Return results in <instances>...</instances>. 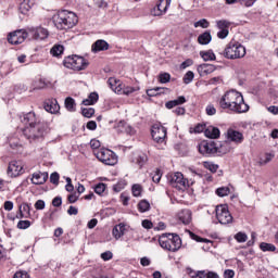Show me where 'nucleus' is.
<instances>
[{"label": "nucleus", "instance_id": "62", "mask_svg": "<svg viewBox=\"0 0 278 278\" xmlns=\"http://www.w3.org/2000/svg\"><path fill=\"white\" fill-rule=\"evenodd\" d=\"M194 61L191 59H187L185 62L181 63L180 68H188V66H192Z\"/></svg>", "mask_w": 278, "mask_h": 278}, {"label": "nucleus", "instance_id": "63", "mask_svg": "<svg viewBox=\"0 0 278 278\" xmlns=\"http://www.w3.org/2000/svg\"><path fill=\"white\" fill-rule=\"evenodd\" d=\"M121 201H122L123 205H129V198L127 197V193L121 194Z\"/></svg>", "mask_w": 278, "mask_h": 278}, {"label": "nucleus", "instance_id": "39", "mask_svg": "<svg viewBox=\"0 0 278 278\" xmlns=\"http://www.w3.org/2000/svg\"><path fill=\"white\" fill-rule=\"evenodd\" d=\"M193 26L197 28V27H202V29H207V27H210V22H207V20L205 18H202L198 22H195L193 24Z\"/></svg>", "mask_w": 278, "mask_h": 278}, {"label": "nucleus", "instance_id": "48", "mask_svg": "<svg viewBox=\"0 0 278 278\" xmlns=\"http://www.w3.org/2000/svg\"><path fill=\"white\" fill-rule=\"evenodd\" d=\"M235 240H237V242L242 243V242H247V240H249V237L244 232H238L235 236Z\"/></svg>", "mask_w": 278, "mask_h": 278}, {"label": "nucleus", "instance_id": "12", "mask_svg": "<svg viewBox=\"0 0 278 278\" xmlns=\"http://www.w3.org/2000/svg\"><path fill=\"white\" fill-rule=\"evenodd\" d=\"M199 153L201 155H214L218 153V146H216V142H205L203 141L202 143L199 144Z\"/></svg>", "mask_w": 278, "mask_h": 278}, {"label": "nucleus", "instance_id": "8", "mask_svg": "<svg viewBox=\"0 0 278 278\" xmlns=\"http://www.w3.org/2000/svg\"><path fill=\"white\" fill-rule=\"evenodd\" d=\"M168 181L172 188H176V190H186L192 186L190 180L184 178V174L176 172L168 176Z\"/></svg>", "mask_w": 278, "mask_h": 278}, {"label": "nucleus", "instance_id": "50", "mask_svg": "<svg viewBox=\"0 0 278 278\" xmlns=\"http://www.w3.org/2000/svg\"><path fill=\"white\" fill-rule=\"evenodd\" d=\"M50 182L54 186H58V184H60V174H58L56 172L52 173L50 175Z\"/></svg>", "mask_w": 278, "mask_h": 278}, {"label": "nucleus", "instance_id": "9", "mask_svg": "<svg viewBox=\"0 0 278 278\" xmlns=\"http://www.w3.org/2000/svg\"><path fill=\"white\" fill-rule=\"evenodd\" d=\"M215 214L218 223L220 225H229L233 220L231 213H229V207L227 204L217 205L215 208Z\"/></svg>", "mask_w": 278, "mask_h": 278}, {"label": "nucleus", "instance_id": "40", "mask_svg": "<svg viewBox=\"0 0 278 278\" xmlns=\"http://www.w3.org/2000/svg\"><path fill=\"white\" fill-rule=\"evenodd\" d=\"M205 113H206L207 116H215L216 106L212 103H208L205 108Z\"/></svg>", "mask_w": 278, "mask_h": 278}, {"label": "nucleus", "instance_id": "32", "mask_svg": "<svg viewBox=\"0 0 278 278\" xmlns=\"http://www.w3.org/2000/svg\"><path fill=\"white\" fill-rule=\"evenodd\" d=\"M31 5H34V2H30L29 0H23V2L20 4L21 14H27V12L31 10Z\"/></svg>", "mask_w": 278, "mask_h": 278}, {"label": "nucleus", "instance_id": "6", "mask_svg": "<svg viewBox=\"0 0 278 278\" xmlns=\"http://www.w3.org/2000/svg\"><path fill=\"white\" fill-rule=\"evenodd\" d=\"M88 64V61L84 56L77 54L66 56L63 61V66H65V68H71L72 71H86Z\"/></svg>", "mask_w": 278, "mask_h": 278}, {"label": "nucleus", "instance_id": "52", "mask_svg": "<svg viewBox=\"0 0 278 278\" xmlns=\"http://www.w3.org/2000/svg\"><path fill=\"white\" fill-rule=\"evenodd\" d=\"M113 257H114V254L111 251H106V252L101 254V258L104 262H110V260H112Z\"/></svg>", "mask_w": 278, "mask_h": 278}, {"label": "nucleus", "instance_id": "26", "mask_svg": "<svg viewBox=\"0 0 278 278\" xmlns=\"http://www.w3.org/2000/svg\"><path fill=\"white\" fill-rule=\"evenodd\" d=\"M125 231H126L125 224H119L113 228L112 233L115 240H119V238H123V236H125Z\"/></svg>", "mask_w": 278, "mask_h": 278}, {"label": "nucleus", "instance_id": "20", "mask_svg": "<svg viewBox=\"0 0 278 278\" xmlns=\"http://www.w3.org/2000/svg\"><path fill=\"white\" fill-rule=\"evenodd\" d=\"M197 71L201 77H205V75H212L216 71V65L203 63L198 66Z\"/></svg>", "mask_w": 278, "mask_h": 278}, {"label": "nucleus", "instance_id": "55", "mask_svg": "<svg viewBox=\"0 0 278 278\" xmlns=\"http://www.w3.org/2000/svg\"><path fill=\"white\" fill-rule=\"evenodd\" d=\"M143 229H153V222L149 219H143L141 223Z\"/></svg>", "mask_w": 278, "mask_h": 278}, {"label": "nucleus", "instance_id": "58", "mask_svg": "<svg viewBox=\"0 0 278 278\" xmlns=\"http://www.w3.org/2000/svg\"><path fill=\"white\" fill-rule=\"evenodd\" d=\"M90 147L93 150L100 149L101 148V141L97 140V139H92L90 141Z\"/></svg>", "mask_w": 278, "mask_h": 278}, {"label": "nucleus", "instance_id": "53", "mask_svg": "<svg viewBox=\"0 0 278 278\" xmlns=\"http://www.w3.org/2000/svg\"><path fill=\"white\" fill-rule=\"evenodd\" d=\"M65 190H66L67 192H73V190H75V187L73 186V180L71 179V177H67V178H66Z\"/></svg>", "mask_w": 278, "mask_h": 278}, {"label": "nucleus", "instance_id": "46", "mask_svg": "<svg viewBox=\"0 0 278 278\" xmlns=\"http://www.w3.org/2000/svg\"><path fill=\"white\" fill-rule=\"evenodd\" d=\"M184 84H190L194 79V72L189 71L184 76Z\"/></svg>", "mask_w": 278, "mask_h": 278}, {"label": "nucleus", "instance_id": "56", "mask_svg": "<svg viewBox=\"0 0 278 278\" xmlns=\"http://www.w3.org/2000/svg\"><path fill=\"white\" fill-rule=\"evenodd\" d=\"M88 99L91 101V103L94 105V103H97V101H99V93L97 92H91L88 96Z\"/></svg>", "mask_w": 278, "mask_h": 278}, {"label": "nucleus", "instance_id": "13", "mask_svg": "<svg viewBox=\"0 0 278 278\" xmlns=\"http://www.w3.org/2000/svg\"><path fill=\"white\" fill-rule=\"evenodd\" d=\"M167 129L164 126L154 125L152 127V138L154 142L162 144L166 140Z\"/></svg>", "mask_w": 278, "mask_h": 278}, {"label": "nucleus", "instance_id": "64", "mask_svg": "<svg viewBox=\"0 0 278 278\" xmlns=\"http://www.w3.org/2000/svg\"><path fill=\"white\" fill-rule=\"evenodd\" d=\"M35 208H36V210H45V201H43V200H38V201L35 203Z\"/></svg>", "mask_w": 278, "mask_h": 278}, {"label": "nucleus", "instance_id": "19", "mask_svg": "<svg viewBox=\"0 0 278 278\" xmlns=\"http://www.w3.org/2000/svg\"><path fill=\"white\" fill-rule=\"evenodd\" d=\"M227 138L228 140H230V142H236V144H242V142L244 141V135L231 128L227 130Z\"/></svg>", "mask_w": 278, "mask_h": 278}, {"label": "nucleus", "instance_id": "10", "mask_svg": "<svg viewBox=\"0 0 278 278\" xmlns=\"http://www.w3.org/2000/svg\"><path fill=\"white\" fill-rule=\"evenodd\" d=\"M27 36H29L27 30H15L9 34L8 41L10 42V45H23Z\"/></svg>", "mask_w": 278, "mask_h": 278}, {"label": "nucleus", "instance_id": "37", "mask_svg": "<svg viewBox=\"0 0 278 278\" xmlns=\"http://www.w3.org/2000/svg\"><path fill=\"white\" fill-rule=\"evenodd\" d=\"M203 166L204 168H206V170H210L211 173H216V170H218V165L212 162H203Z\"/></svg>", "mask_w": 278, "mask_h": 278}, {"label": "nucleus", "instance_id": "49", "mask_svg": "<svg viewBox=\"0 0 278 278\" xmlns=\"http://www.w3.org/2000/svg\"><path fill=\"white\" fill-rule=\"evenodd\" d=\"M105 188H106V186L103 182L96 185V187H94L96 194H100V195L103 194V192H105Z\"/></svg>", "mask_w": 278, "mask_h": 278}, {"label": "nucleus", "instance_id": "61", "mask_svg": "<svg viewBox=\"0 0 278 278\" xmlns=\"http://www.w3.org/2000/svg\"><path fill=\"white\" fill-rule=\"evenodd\" d=\"M53 207H60L62 205V197H55L52 200Z\"/></svg>", "mask_w": 278, "mask_h": 278}, {"label": "nucleus", "instance_id": "33", "mask_svg": "<svg viewBox=\"0 0 278 278\" xmlns=\"http://www.w3.org/2000/svg\"><path fill=\"white\" fill-rule=\"evenodd\" d=\"M137 207L141 214H144V212H149V210H151V204L147 200H141Z\"/></svg>", "mask_w": 278, "mask_h": 278}, {"label": "nucleus", "instance_id": "17", "mask_svg": "<svg viewBox=\"0 0 278 278\" xmlns=\"http://www.w3.org/2000/svg\"><path fill=\"white\" fill-rule=\"evenodd\" d=\"M106 84L109 88H111V90L115 92V94H123V81H121V79L115 77H110Z\"/></svg>", "mask_w": 278, "mask_h": 278}, {"label": "nucleus", "instance_id": "60", "mask_svg": "<svg viewBox=\"0 0 278 278\" xmlns=\"http://www.w3.org/2000/svg\"><path fill=\"white\" fill-rule=\"evenodd\" d=\"M236 277V271L233 269H226L224 271V278H233Z\"/></svg>", "mask_w": 278, "mask_h": 278}, {"label": "nucleus", "instance_id": "4", "mask_svg": "<svg viewBox=\"0 0 278 278\" xmlns=\"http://www.w3.org/2000/svg\"><path fill=\"white\" fill-rule=\"evenodd\" d=\"M159 243L165 251H172V253L181 249V238L175 233H163L159 238Z\"/></svg>", "mask_w": 278, "mask_h": 278}, {"label": "nucleus", "instance_id": "27", "mask_svg": "<svg viewBox=\"0 0 278 278\" xmlns=\"http://www.w3.org/2000/svg\"><path fill=\"white\" fill-rule=\"evenodd\" d=\"M199 45H210L212 42V34L210 31H204L198 37Z\"/></svg>", "mask_w": 278, "mask_h": 278}, {"label": "nucleus", "instance_id": "35", "mask_svg": "<svg viewBox=\"0 0 278 278\" xmlns=\"http://www.w3.org/2000/svg\"><path fill=\"white\" fill-rule=\"evenodd\" d=\"M260 249H261V251H264V252H266V251H269V252H275V251H277V248L275 247V244H273V243H267V242H262V243L260 244Z\"/></svg>", "mask_w": 278, "mask_h": 278}, {"label": "nucleus", "instance_id": "29", "mask_svg": "<svg viewBox=\"0 0 278 278\" xmlns=\"http://www.w3.org/2000/svg\"><path fill=\"white\" fill-rule=\"evenodd\" d=\"M275 157V152H266L264 157L258 161L260 166H266V164L273 162Z\"/></svg>", "mask_w": 278, "mask_h": 278}, {"label": "nucleus", "instance_id": "51", "mask_svg": "<svg viewBox=\"0 0 278 278\" xmlns=\"http://www.w3.org/2000/svg\"><path fill=\"white\" fill-rule=\"evenodd\" d=\"M132 92H136V89L134 87H123L122 85V94H126L129 97V94H132Z\"/></svg>", "mask_w": 278, "mask_h": 278}, {"label": "nucleus", "instance_id": "41", "mask_svg": "<svg viewBox=\"0 0 278 278\" xmlns=\"http://www.w3.org/2000/svg\"><path fill=\"white\" fill-rule=\"evenodd\" d=\"M230 149H229V143L224 142L223 144H220V147L217 150V153H219V155H225L226 153H229Z\"/></svg>", "mask_w": 278, "mask_h": 278}, {"label": "nucleus", "instance_id": "57", "mask_svg": "<svg viewBox=\"0 0 278 278\" xmlns=\"http://www.w3.org/2000/svg\"><path fill=\"white\" fill-rule=\"evenodd\" d=\"M68 203H77L79 200V194L72 193L67 197Z\"/></svg>", "mask_w": 278, "mask_h": 278}, {"label": "nucleus", "instance_id": "22", "mask_svg": "<svg viewBox=\"0 0 278 278\" xmlns=\"http://www.w3.org/2000/svg\"><path fill=\"white\" fill-rule=\"evenodd\" d=\"M49 179L48 173H34L31 177V184L35 186H42V184H47V180Z\"/></svg>", "mask_w": 278, "mask_h": 278}, {"label": "nucleus", "instance_id": "47", "mask_svg": "<svg viewBox=\"0 0 278 278\" xmlns=\"http://www.w3.org/2000/svg\"><path fill=\"white\" fill-rule=\"evenodd\" d=\"M31 227V222L30 220H20L17 223V229H29Z\"/></svg>", "mask_w": 278, "mask_h": 278}, {"label": "nucleus", "instance_id": "42", "mask_svg": "<svg viewBox=\"0 0 278 278\" xmlns=\"http://www.w3.org/2000/svg\"><path fill=\"white\" fill-rule=\"evenodd\" d=\"M229 192V187H220L216 190L217 197H228Z\"/></svg>", "mask_w": 278, "mask_h": 278}, {"label": "nucleus", "instance_id": "28", "mask_svg": "<svg viewBox=\"0 0 278 278\" xmlns=\"http://www.w3.org/2000/svg\"><path fill=\"white\" fill-rule=\"evenodd\" d=\"M200 56L202 58V60H204V62H213L214 60H216V54H214V51L212 50L201 51Z\"/></svg>", "mask_w": 278, "mask_h": 278}, {"label": "nucleus", "instance_id": "3", "mask_svg": "<svg viewBox=\"0 0 278 278\" xmlns=\"http://www.w3.org/2000/svg\"><path fill=\"white\" fill-rule=\"evenodd\" d=\"M77 14L72 11H60L53 16V23L56 29H73L78 23Z\"/></svg>", "mask_w": 278, "mask_h": 278}, {"label": "nucleus", "instance_id": "34", "mask_svg": "<svg viewBox=\"0 0 278 278\" xmlns=\"http://www.w3.org/2000/svg\"><path fill=\"white\" fill-rule=\"evenodd\" d=\"M50 53H51V55H53V58H60V55H62V53H64V46H62V45L54 46L50 50Z\"/></svg>", "mask_w": 278, "mask_h": 278}, {"label": "nucleus", "instance_id": "45", "mask_svg": "<svg viewBox=\"0 0 278 278\" xmlns=\"http://www.w3.org/2000/svg\"><path fill=\"white\" fill-rule=\"evenodd\" d=\"M161 90H164V88L156 87V88H153V89H148L147 94H148V97H157V94H160Z\"/></svg>", "mask_w": 278, "mask_h": 278}, {"label": "nucleus", "instance_id": "59", "mask_svg": "<svg viewBox=\"0 0 278 278\" xmlns=\"http://www.w3.org/2000/svg\"><path fill=\"white\" fill-rule=\"evenodd\" d=\"M13 278H29V274L27 271H16Z\"/></svg>", "mask_w": 278, "mask_h": 278}, {"label": "nucleus", "instance_id": "14", "mask_svg": "<svg viewBox=\"0 0 278 278\" xmlns=\"http://www.w3.org/2000/svg\"><path fill=\"white\" fill-rule=\"evenodd\" d=\"M21 123L25 125V127H34V125H38L40 118L36 116L35 112H28L20 115Z\"/></svg>", "mask_w": 278, "mask_h": 278}, {"label": "nucleus", "instance_id": "1", "mask_svg": "<svg viewBox=\"0 0 278 278\" xmlns=\"http://www.w3.org/2000/svg\"><path fill=\"white\" fill-rule=\"evenodd\" d=\"M218 103L222 110H227L233 114H244L249 110V104L244 102V97L236 90L227 91Z\"/></svg>", "mask_w": 278, "mask_h": 278}, {"label": "nucleus", "instance_id": "21", "mask_svg": "<svg viewBox=\"0 0 278 278\" xmlns=\"http://www.w3.org/2000/svg\"><path fill=\"white\" fill-rule=\"evenodd\" d=\"M110 49V43L103 39H98L96 42L91 46L92 53H99L101 51H108Z\"/></svg>", "mask_w": 278, "mask_h": 278}, {"label": "nucleus", "instance_id": "36", "mask_svg": "<svg viewBox=\"0 0 278 278\" xmlns=\"http://www.w3.org/2000/svg\"><path fill=\"white\" fill-rule=\"evenodd\" d=\"M216 25L219 29H229V27H231V22L227 20H219L216 22Z\"/></svg>", "mask_w": 278, "mask_h": 278}, {"label": "nucleus", "instance_id": "15", "mask_svg": "<svg viewBox=\"0 0 278 278\" xmlns=\"http://www.w3.org/2000/svg\"><path fill=\"white\" fill-rule=\"evenodd\" d=\"M170 8V0H160L156 7L151 11L152 16H162Z\"/></svg>", "mask_w": 278, "mask_h": 278}, {"label": "nucleus", "instance_id": "16", "mask_svg": "<svg viewBox=\"0 0 278 278\" xmlns=\"http://www.w3.org/2000/svg\"><path fill=\"white\" fill-rule=\"evenodd\" d=\"M8 175L9 177H18V175H23V165L17 161L9 163Z\"/></svg>", "mask_w": 278, "mask_h": 278}, {"label": "nucleus", "instance_id": "30", "mask_svg": "<svg viewBox=\"0 0 278 278\" xmlns=\"http://www.w3.org/2000/svg\"><path fill=\"white\" fill-rule=\"evenodd\" d=\"M65 108L68 112H76L77 103H75V99L68 97L65 99Z\"/></svg>", "mask_w": 278, "mask_h": 278}, {"label": "nucleus", "instance_id": "18", "mask_svg": "<svg viewBox=\"0 0 278 278\" xmlns=\"http://www.w3.org/2000/svg\"><path fill=\"white\" fill-rule=\"evenodd\" d=\"M43 109L46 112H49V114H58V112H60V104L55 99H48L43 103Z\"/></svg>", "mask_w": 278, "mask_h": 278}, {"label": "nucleus", "instance_id": "38", "mask_svg": "<svg viewBox=\"0 0 278 278\" xmlns=\"http://www.w3.org/2000/svg\"><path fill=\"white\" fill-rule=\"evenodd\" d=\"M81 114L83 116H85V118H92V116H94V109L92 108L81 109Z\"/></svg>", "mask_w": 278, "mask_h": 278}, {"label": "nucleus", "instance_id": "11", "mask_svg": "<svg viewBox=\"0 0 278 278\" xmlns=\"http://www.w3.org/2000/svg\"><path fill=\"white\" fill-rule=\"evenodd\" d=\"M28 36L33 38V40H46V38H49V30L47 28H43L41 26L38 27H30L27 30Z\"/></svg>", "mask_w": 278, "mask_h": 278}, {"label": "nucleus", "instance_id": "43", "mask_svg": "<svg viewBox=\"0 0 278 278\" xmlns=\"http://www.w3.org/2000/svg\"><path fill=\"white\" fill-rule=\"evenodd\" d=\"M159 81H160V84H168V81H170V74L161 73L159 75Z\"/></svg>", "mask_w": 278, "mask_h": 278}, {"label": "nucleus", "instance_id": "5", "mask_svg": "<svg viewBox=\"0 0 278 278\" xmlns=\"http://www.w3.org/2000/svg\"><path fill=\"white\" fill-rule=\"evenodd\" d=\"M222 55H224L226 60H240L247 55V48L238 41H230L227 43Z\"/></svg>", "mask_w": 278, "mask_h": 278}, {"label": "nucleus", "instance_id": "31", "mask_svg": "<svg viewBox=\"0 0 278 278\" xmlns=\"http://www.w3.org/2000/svg\"><path fill=\"white\" fill-rule=\"evenodd\" d=\"M18 212L29 218V216H31V206L27 203H23L18 206Z\"/></svg>", "mask_w": 278, "mask_h": 278}, {"label": "nucleus", "instance_id": "44", "mask_svg": "<svg viewBox=\"0 0 278 278\" xmlns=\"http://www.w3.org/2000/svg\"><path fill=\"white\" fill-rule=\"evenodd\" d=\"M131 192L134 197H141L142 195V186L134 185L131 188Z\"/></svg>", "mask_w": 278, "mask_h": 278}, {"label": "nucleus", "instance_id": "2", "mask_svg": "<svg viewBox=\"0 0 278 278\" xmlns=\"http://www.w3.org/2000/svg\"><path fill=\"white\" fill-rule=\"evenodd\" d=\"M23 136L28 140V142H40L41 140H45V136L51 131V128H49V123L47 122H39L38 124H35L34 126H26L23 128Z\"/></svg>", "mask_w": 278, "mask_h": 278}, {"label": "nucleus", "instance_id": "7", "mask_svg": "<svg viewBox=\"0 0 278 278\" xmlns=\"http://www.w3.org/2000/svg\"><path fill=\"white\" fill-rule=\"evenodd\" d=\"M96 157L106 166H115V164H118V156H116V153L110 149H100L96 152Z\"/></svg>", "mask_w": 278, "mask_h": 278}, {"label": "nucleus", "instance_id": "54", "mask_svg": "<svg viewBox=\"0 0 278 278\" xmlns=\"http://www.w3.org/2000/svg\"><path fill=\"white\" fill-rule=\"evenodd\" d=\"M229 36V29H219L217 33V38H220V40H225Z\"/></svg>", "mask_w": 278, "mask_h": 278}, {"label": "nucleus", "instance_id": "23", "mask_svg": "<svg viewBox=\"0 0 278 278\" xmlns=\"http://www.w3.org/2000/svg\"><path fill=\"white\" fill-rule=\"evenodd\" d=\"M204 134L206 138H211L212 140H216V138H220V129L214 126H208L205 130Z\"/></svg>", "mask_w": 278, "mask_h": 278}, {"label": "nucleus", "instance_id": "24", "mask_svg": "<svg viewBox=\"0 0 278 278\" xmlns=\"http://www.w3.org/2000/svg\"><path fill=\"white\" fill-rule=\"evenodd\" d=\"M179 220L182 222L184 225H190V223H192V212L190 210H182L179 213Z\"/></svg>", "mask_w": 278, "mask_h": 278}, {"label": "nucleus", "instance_id": "25", "mask_svg": "<svg viewBox=\"0 0 278 278\" xmlns=\"http://www.w3.org/2000/svg\"><path fill=\"white\" fill-rule=\"evenodd\" d=\"M186 103V97L180 96L176 100H170L165 103V108L167 110H173V108H177V105H184Z\"/></svg>", "mask_w": 278, "mask_h": 278}]
</instances>
